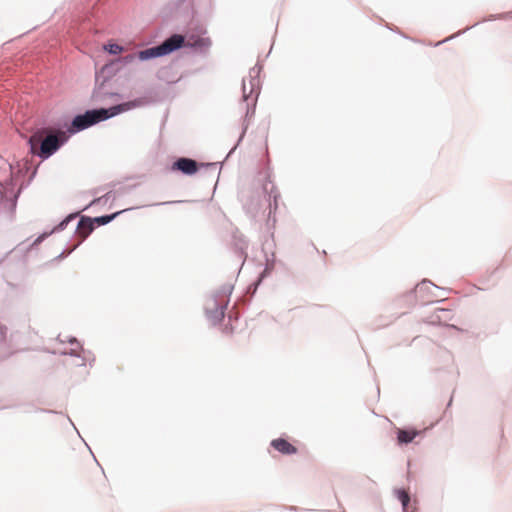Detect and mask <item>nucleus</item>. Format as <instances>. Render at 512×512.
<instances>
[{
    "label": "nucleus",
    "instance_id": "f257e3e1",
    "mask_svg": "<svg viewBox=\"0 0 512 512\" xmlns=\"http://www.w3.org/2000/svg\"><path fill=\"white\" fill-rule=\"evenodd\" d=\"M142 104L141 100H132L128 101L116 106H113L109 109H98V110H90L87 111L83 115H78L74 118L72 122L71 130L73 132L80 131L88 128L89 126L99 122L106 120L110 117H113L119 113L128 111L130 109L136 108Z\"/></svg>",
    "mask_w": 512,
    "mask_h": 512
},
{
    "label": "nucleus",
    "instance_id": "f03ea898",
    "mask_svg": "<svg viewBox=\"0 0 512 512\" xmlns=\"http://www.w3.org/2000/svg\"><path fill=\"white\" fill-rule=\"evenodd\" d=\"M65 141V133H50L47 129H39L29 138L30 150L42 159L49 158Z\"/></svg>",
    "mask_w": 512,
    "mask_h": 512
},
{
    "label": "nucleus",
    "instance_id": "7ed1b4c3",
    "mask_svg": "<svg viewBox=\"0 0 512 512\" xmlns=\"http://www.w3.org/2000/svg\"><path fill=\"white\" fill-rule=\"evenodd\" d=\"M230 294L231 289L227 288L207 299L205 306L206 313L213 324H216L224 318V313L229 303Z\"/></svg>",
    "mask_w": 512,
    "mask_h": 512
},
{
    "label": "nucleus",
    "instance_id": "20e7f679",
    "mask_svg": "<svg viewBox=\"0 0 512 512\" xmlns=\"http://www.w3.org/2000/svg\"><path fill=\"white\" fill-rule=\"evenodd\" d=\"M184 42V37L179 34H174L170 38L166 39L162 44L142 50L138 53L140 60H148L160 56L167 55L178 48H181Z\"/></svg>",
    "mask_w": 512,
    "mask_h": 512
},
{
    "label": "nucleus",
    "instance_id": "39448f33",
    "mask_svg": "<svg viewBox=\"0 0 512 512\" xmlns=\"http://www.w3.org/2000/svg\"><path fill=\"white\" fill-rule=\"evenodd\" d=\"M173 170H179L186 175H193L198 171V164L190 158H179L173 163Z\"/></svg>",
    "mask_w": 512,
    "mask_h": 512
},
{
    "label": "nucleus",
    "instance_id": "423d86ee",
    "mask_svg": "<svg viewBox=\"0 0 512 512\" xmlns=\"http://www.w3.org/2000/svg\"><path fill=\"white\" fill-rule=\"evenodd\" d=\"M183 37H184V42H183L182 46L204 50V49H207L211 44V41L209 38L202 37V36H199L196 34H190V35L183 36Z\"/></svg>",
    "mask_w": 512,
    "mask_h": 512
},
{
    "label": "nucleus",
    "instance_id": "0eeeda50",
    "mask_svg": "<svg viewBox=\"0 0 512 512\" xmlns=\"http://www.w3.org/2000/svg\"><path fill=\"white\" fill-rule=\"evenodd\" d=\"M271 446L278 452L291 455L297 453V448L283 438H277L271 441Z\"/></svg>",
    "mask_w": 512,
    "mask_h": 512
},
{
    "label": "nucleus",
    "instance_id": "6e6552de",
    "mask_svg": "<svg viewBox=\"0 0 512 512\" xmlns=\"http://www.w3.org/2000/svg\"><path fill=\"white\" fill-rule=\"evenodd\" d=\"M418 435V431L397 429V441L399 444H408L414 440V438Z\"/></svg>",
    "mask_w": 512,
    "mask_h": 512
},
{
    "label": "nucleus",
    "instance_id": "1a4fd4ad",
    "mask_svg": "<svg viewBox=\"0 0 512 512\" xmlns=\"http://www.w3.org/2000/svg\"><path fill=\"white\" fill-rule=\"evenodd\" d=\"M94 229V221L90 218H81L78 224V233L81 237L86 238Z\"/></svg>",
    "mask_w": 512,
    "mask_h": 512
},
{
    "label": "nucleus",
    "instance_id": "9d476101",
    "mask_svg": "<svg viewBox=\"0 0 512 512\" xmlns=\"http://www.w3.org/2000/svg\"><path fill=\"white\" fill-rule=\"evenodd\" d=\"M396 495L402 504L403 512H406L408 510L409 503H410L409 493L404 489H398V490H396Z\"/></svg>",
    "mask_w": 512,
    "mask_h": 512
},
{
    "label": "nucleus",
    "instance_id": "9b49d317",
    "mask_svg": "<svg viewBox=\"0 0 512 512\" xmlns=\"http://www.w3.org/2000/svg\"><path fill=\"white\" fill-rule=\"evenodd\" d=\"M119 213L120 212H116L112 215L97 217L94 219V222H96L99 225H105V224L109 223L111 220H113Z\"/></svg>",
    "mask_w": 512,
    "mask_h": 512
},
{
    "label": "nucleus",
    "instance_id": "f8f14e48",
    "mask_svg": "<svg viewBox=\"0 0 512 512\" xmlns=\"http://www.w3.org/2000/svg\"><path fill=\"white\" fill-rule=\"evenodd\" d=\"M104 48L111 54H119L123 51V47L118 44H108Z\"/></svg>",
    "mask_w": 512,
    "mask_h": 512
},
{
    "label": "nucleus",
    "instance_id": "ddd939ff",
    "mask_svg": "<svg viewBox=\"0 0 512 512\" xmlns=\"http://www.w3.org/2000/svg\"><path fill=\"white\" fill-rule=\"evenodd\" d=\"M243 93H244V99L245 100H247L251 96V95H249V96L246 95V84H245V82L243 83ZM252 93H253V90L251 89L250 90V94H252Z\"/></svg>",
    "mask_w": 512,
    "mask_h": 512
},
{
    "label": "nucleus",
    "instance_id": "4468645a",
    "mask_svg": "<svg viewBox=\"0 0 512 512\" xmlns=\"http://www.w3.org/2000/svg\"><path fill=\"white\" fill-rule=\"evenodd\" d=\"M133 58H134V56L127 57V59H129V60H132Z\"/></svg>",
    "mask_w": 512,
    "mask_h": 512
}]
</instances>
